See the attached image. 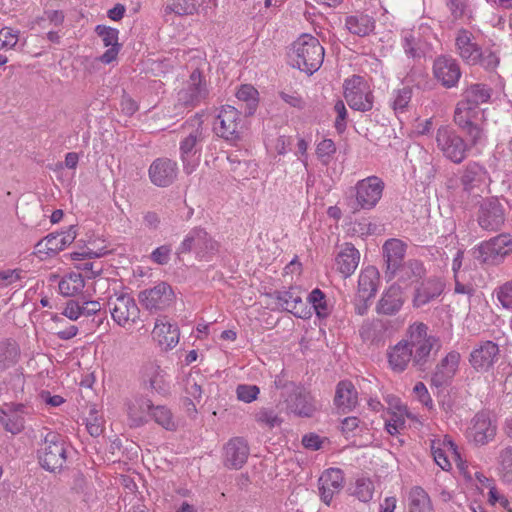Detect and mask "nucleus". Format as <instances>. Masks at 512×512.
I'll return each mask as SVG.
<instances>
[{
	"label": "nucleus",
	"instance_id": "nucleus-1",
	"mask_svg": "<svg viewBox=\"0 0 512 512\" xmlns=\"http://www.w3.org/2000/svg\"><path fill=\"white\" fill-rule=\"evenodd\" d=\"M412 364L420 371H426L432 364L433 355L440 348L439 339L428 334V326L422 322L411 324L406 331Z\"/></svg>",
	"mask_w": 512,
	"mask_h": 512
},
{
	"label": "nucleus",
	"instance_id": "nucleus-2",
	"mask_svg": "<svg viewBox=\"0 0 512 512\" xmlns=\"http://www.w3.org/2000/svg\"><path fill=\"white\" fill-rule=\"evenodd\" d=\"M480 85L473 84L456 105L454 121L475 143L480 137Z\"/></svg>",
	"mask_w": 512,
	"mask_h": 512
},
{
	"label": "nucleus",
	"instance_id": "nucleus-3",
	"mask_svg": "<svg viewBox=\"0 0 512 512\" xmlns=\"http://www.w3.org/2000/svg\"><path fill=\"white\" fill-rule=\"evenodd\" d=\"M291 58L294 62V67L311 75L316 72L323 63L324 48L317 38L305 34L294 42L293 55Z\"/></svg>",
	"mask_w": 512,
	"mask_h": 512
},
{
	"label": "nucleus",
	"instance_id": "nucleus-4",
	"mask_svg": "<svg viewBox=\"0 0 512 512\" xmlns=\"http://www.w3.org/2000/svg\"><path fill=\"white\" fill-rule=\"evenodd\" d=\"M202 124V116L197 114L186 120L181 126L182 130L188 133L181 140L179 148L183 170L186 174H191L198 164L194 156L199 151L198 145L204 138Z\"/></svg>",
	"mask_w": 512,
	"mask_h": 512
},
{
	"label": "nucleus",
	"instance_id": "nucleus-5",
	"mask_svg": "<svg viewBox=\"0 0 512 512\" xmlns=\"http://www.w3.org/2000/svg\"><path fill=\"white\" fill-rule=\"evenodd\" d=\"M384 182L377 176H369L356 183L352 189L349 206L353 212L374 208L382 197Z\"/></svg>",
	"mask_w": 512,
	"mask_h": 512
},
{
	"label": "nucleus",
	"instance_id": "nucleus-6",
	"mask_svg": "<svg viewBox=\"0 0 512 512\" xmlns=\"http://www.w3.org/2000/svg\"><path fill=\"white\" fill-rule=\"evenodd\" d=\"M214 130L219 137L235 144L242 140L247 130V120L235 107L222 106Z\"/></svg>",
	"mask_w": 512,
	"mask_h": 512
},
{
	"label": "nucleus",
	"instance_id": "nucleus-7",
	"mask_svg": "<svg viewBox=\"0 0 512 512\" xmlns=\"http://www.w3.org/2000/svg\"><path fill=\"white\" fill-rule=\"evenodd\" d=\"M39 464L49 472L62 469L66 462V447L61 436L55 432H48L37 451Z\"/></svg>",
	"mask_w": 512,
	"mask_h": 512
},
{
	"label": "nucleus",
	"instance_id": "nucleus-8",
	"mask_svg": "<svg viewBox=\"0 0 512 512\" xmlns=\"http://www.w3.org/2000/svg\"><path fill=\"white\" fill-rule=\"evenodd\" d=\"M113 321L126 328L134 325L140 317V309L135 299L128 293H115L107 301Z\"/></svg>",
	"mask_w": 512,
	"mask_h": 512
},
{
	"label": "nucleus",
	"instance_id": "nucleus-9",
	"mask_svg": "<svg viewBox=\"0 0 512 512\" xmlns=\"http://www.w3.org/2000/svg\"><path fill=\"white\" fill-rule=\"evenodd\" d=\"M344 97L353 110L367 112L373 108L374 95L361 76L354 75L345 80Z\"/></svg>",
	"mask_w": 512,
	"mask_h": 512
},
{
	"label": "nucleus",
	"instance_id": "nucleus-10",
	"mask_svg": "<svg viewBox=\"0 0 512 512\" xmlns=\"http://www.w3.org/2000/svg\"><path fill=\"white\" fill-rule=\"evenodd\" d=\"M219 249V243L215 241L205 229L195 227L191 229L177 248V254L194 252L196 257L204 258L215 254Z\"/></svg>",
	"mask_w": 512,
	"mask_h": 512
},
{
	"label": "nucleus",
	"instance_id": "nucleus-11",
	"mask_svg": "<svg viewBox=\"0 0 512 512\" xmlns=\"http://www.w3.org/2000/svg\"><path fill=\"white\" fill-rule=\"evenodd\" d=\"M209 96V88L205 76L199 68L193 70L178 92L179 103L187 107H195Z\"/></svg>",
	"mask_w": 512,
	"mask_h": 512
},
{
	"label": "nucleus",
	"instance_id": "nucleus-12",
	"mask_svg": "<svg viewBox=\"0 0 512 512\" xmlns=\"http://www.w3.org/2000/svg\"><path fill=\"white\" fill-rule=\"evenodd\" d=\"M284 388L287 410L300 417H311L316 410L312 396L295 383H286Z\"/></svg>",
	"mask_w": 512,
	"mask_h": 512
},
{
	"label": "nucleus",
	"instance_id": "nucleus-13",
	"mask_svg": "<svg viewBox=\"0 0 512 512\" xmlns=\"http://www.w3.org/2000/svg\"><path fill=\"white\" fill-rule=\"evenodd\" d=\"M436 142L443 154L455 163H460L465 157L466 145L463 139L449 127H441L437 131Z\"/></svg>",
	"mask_w": 512,
	"mask_h": 512
},
{
	"label": "nucleus",
	"instance_id": "nucleus-14",
	"mask_svg": "<svg viewBox=\"0 0 512 512\" xmlns=\"http://www.w3.org/2000/svg\"><path fill=\"white\" fill-rule=\"evenodd\" d=\"M173 299V290L165 282H160L153 288L139 293L140 303L149 311L164 310L173 302Z\"/></svg>",
	"mask_w": 512,
	"mask_h": 512
},
{
	"label": "nucleus",
	"instance_id": "nucleus-15",
	"mask_svg": "<svg viewBox=\"0 0 512 512\" xmlns=\"http://www.w3.org/2000/svg\"><path fill=\"white\" fill-rule=\"evenodd\" d=\"M148 175L155 186L168 187L177 179L178 164L166 157L157 158L149 166Z\"/></svg>",
	"mask_w": 512,
	"mask_h": 512
},
{
	"label": "nucleus",
	"instance_id": "nucleus-16",
	"mask_svg": "<svg viewBox=\"0 0 512 512\" xmlns=\"http://www.w3.org/2000/svg\"><path fill=\"white\" fill-rule=\"evenodd\" d=\"M512 253V237L509 234L497 235L482 244V261L498 265Z\"/></svg>",
	"mask_w": 512,
	"mask_h": 512
},
{
	"label": "nucleus",
	"instance_id": "nucleus-17",
	"mask_svg": "<svg viewBox=\"0 0 512 512\" xmlns=\"http://www.w3.org/2000/svg\"><path fill=\"white\" fill-rule=\"evenodd\" d=\"M433 75L444 87L452 88L461 77L460 66L451 56L441 55L434 60Z\"/></svg>",
	"mask_w": 512,
	"mask_h": 512
},
{
	"label": "nucleus",
	"instance_id": "nucleus-18",
	"mask_svg": "<svg viewBox=\"0 0 512 512\" xmlns=\"http://www.w3.org/2000/svg\"><path fill=\"white\" fill-rule=\"evenodd\" d=\"M273 297L278 301L282 310L292 313L294 316L302 319L309 318L310 309L302 300L297 288H290L284 291H275Z\"/></svg>",
	"mask_w": 512,
	"mask_h": 512
},
{
	"label": "nucleus",
	"instance_id": "nucleus-19",
	"mask_svg": "<svg viewBox=\"0 0 512 512\" xmlns=\"http://www.w3.org/2000/svg\"><path fill=\"white\" fill-rule=\"evenodd\" d=\"M382 250L386 262L385 276L388 280H392L404 263L406 245L403 241L392 238L384 243Z\"/></svg>",
	"mask_w": 512,
	"mask_h": 512
},
{
	"label": "nucleus",
	"instance_id": "nucleus-20",
	"mask_svg": "<svg viewBox=\"0 0 512 512\" xmlns=\"http://www.w3.org/2000/svg\"><path fill=\"white\" fill-rule=\"evenodd\" d=\"M460 361V354L449 352L435 367L431 376V384L437 388L446 387L455 376Z\"/></svg>",
	"mask_w": 512,
	"mask_h": 512
},
{
	"label": "nucleus",
	"instance_id": "nucleus-21",
	"mask_svg": "<svg viewBox=\"0 0 512 512\" xmlns=\"http://www.w3.org/2000/svg\"><path fill=\"white\" fill-rule=\"evenodd\" d=\"M76 236V226L71 225L67 231L47 235L36 244V248L39 253H45L47 255L57 254L66 246L70 245L75 240Z\"/></svg>",
	"mask_w": 512,
	"mask_h": 512
},
{
	"label": "nucleus",
	"instance_id": "nucleus-22",
	"mask_svg": "<svg viewBox=\"0 0 512 512\" xmlns=\"http://www.w3.org/2000/svg\"><path fill=\"white\" fill-rule=\"evenodd\" d=\"M249 446L241 437L230 439L224 446V466L228 469H241L247 462Z\"/></svg>",
	"mask_w": 512,
	"mask_h": 512
},
{
	"label": "nucleus",
	"instance_id": "nucleus-23",
	"mask_svg": "<svg viewBox=\"0 0 512 512\" xmlns=\"http://www.w3.org/2000/svg\"><path fill=\"white\" fill-rule=\"evenodd\" d=\"M318 483L321 500L326 505H330L333 496L343 488V472L339 468H329L320 476Z\"/></svg>",
	"mask_w": 512,
	"mask_h": 512
},
{
	"label": "nucleus",
	"instance_id": "nucleus-24",
	"mask_svg": "<svg viewBox=\"0 0 512 512\" xmlns=\"http://www.w3.org/2000/svg\"><path fill=\"white\" fill-rule=\"evenodd\" d=\"M456 47L460 57L470 65H476L480 61V48L475 35L466 30L458 31Z\"/></svg>",
	"mask_w": 512,
	"mask_h": 512
},
{
	"label": "nucleus",
	"instance_id": "nucleus-25",
	"mask_svg": "<svg viewBox=\"0 0 512 512\" xmlns=\"http://www.w3.org/2000/svg\"><path fill=\"white\" fill-rule=\"evenodd\" d=\"M405 302L403 289L396 283L387 288L376 305V312L383 315H395Z\"/></svg>",
	"mask_w": 512,
	"mask_h": 512
},
{
	"label": "nucleus",
	"instance_id": "nucleus-26",
	"mask_svg": "<svg viewBox=\"0 0 512 512\" xmlns=\"http://www.w3.org/2000/svg\"><path fill=\"white\" fill-rule=\"evenodd\" d=\"M152 336L162 349H172L179 341V329L176 324L170 323L167 317H161L156 320Z\"/></svg>",
	"mask_w": 512,
	"mask_h": 512
},
{
	"label": "nucleus",
	"instance_id": "nucleus-27",
	"mask_svg": "<svg viewBox=\"0 0 512 512\" xmlns=\"http://www.w3.org/2000/svg\"><path fill=\"white\" fill-rule=\"evenodd\" d=\"M360 252L351 243H344L335 257L337 271L344 277H350L357 269Z\"/></svg>",
	"mask_w": 512,
	"mask_h": 512
},
{
	"label": "nucleus",
	"instance_id": "nucleus-28",
	"mask_svg": "<svg viewBox=\"0 0 512 512\" xmlns=\"http://www.w3.org/2000/svg\"><path fill=\"white\" fill-rule=\"evenodd\" d=\"M444 282L437 277H431L421 282L415 289L413 304L421 307L439 297L444 291Z\"/></svg>",
	"mask_w": 512,
	"mask_h": 512
},
{
	"label": "nucleus",
	"instance_id": "nucleus-29",
	"mask_svg": "<svg viewBox=\"0 0 512 512\" xmlns=\"http://www.w3.org/2000/svg\"><path fill=\"white\" fill-rule=\"evenodd\" d=\"M379 283L378 270L373 266L363 269L359 275L357 297L365 304L376 294Z\"/></svg>",
	"mask_w": 512,
	"mask_h": 512
},
{
	"label": "nucleus",
	"instance_id": "nucleus-30",
	"mask_svg": "<svg viewBox=\"0 0 512 512\" xmlns=\"http://www.w3.org/2000/svg\"><path fill=\"white\" fill-rule=\"evenodd\" d=\"M504 223L503 208L497 198L491 197L482 203V229L496 230Z\"/></svg>",
	"mask_w": 512,
	"mask_h": 512
},
{
	"label": "nucleus",
	"instance_id": "nucleus-31",
	"mask_svg": "<svg viewBox=\"0 0 512 512\" xmlns=\"http://www.w3.org/2000/svg\"><path fill=\"white\" fill-rule=\"evenodd\" d=\"M334 403L342 413H348L356 407L358 394L350 381H340L337 384Z\"/></svg>",
	"mask_w": 512,
	"mask_h": 512
},
{
	"label": "nucleus",
	"instance_id": "nucleus-32",
	"mask_svg": "<svg viewBox=\"0 0 512 512\" xmlns=\"http://www.w3.org/2000/svg\"><path fill=\"white\" fill-rule=\"evenodd\" d=\"M411 350L406 337L391 347L387 352L388 363L394 372H403L412 362Z\"/></svg>",
	"mask_w": 512,
	"mask_h": 512
},
{
	"label": "nucleus",
	"instance_id": "nucleus-33",
	"mask_svg": "<svg viewBox=\"0 0 512 512\" xmlns=\"http://www.w3.org/2000/svg\"><path fill=\"white\" fill-rule=\"evenodd\" d=\"M152 401L146 397H138L127 404V414L131 427H139L148 422Z\"/></svg>",
	"mask_w": 512,
	"mask_h": 512
},
{
	"label": "nucleus",
	"instance_id": "nucleus-34",
	"mask_svg": "<svg viewBox=\"0 0 512 512\" xmlns=\"http://www.w3.org/2000/svg\"><path fill=\"white\" fill-rule=\"evenodd\" d=\"M431 451L436 464L444 471H449L452 468L451 462L448 459L447 451L455 457H459L457 446L450 438H445L442 442L433 441L431 444Z\"/></svg>",
	"mask_w": 512,
	"mask_h": 512
},
{
	"label": "nucleus",
	"instance_id": "nucleus-35",
	"mask_svg": "<svg viewBox=\"0 0 512 512\" xmlns=\"http://www.w3.org/2000/svg\"><path fill=\"white\" fill-rule=\"evenodd\" d=\"M345 27L353 35L365 37L375 29V21L366 14H356L346 17Z\"/></svg>",
	"mask_w": 512,
	"mask_h": 512
},
{
	"label": "nucleus",
	"instance_id": "nucleus-36",
	"mask_svg": "<svg viewBox=\"0 0 512 512\" xmlns=\"http://www.w3.org/2000/svg\"><path fill=\"white\" fill-rule=\"evenodd\" d=\"M408 512H434L428 493L420 486H413L408 493Z\"/></svg>",
	"mask_w": 512,
	"mask_h": 512
},
{
	"label": "nucleus",
	"instance_id": "nucleus-37",
	"mask_svg": "<svg viewBox=\"0 0 512 512\" xmlns=\"http://www.w3.org/2000/svg\"><path fill=\"white\" fill-rule=\"evenodd\" d=\"M425 273V267L420 260L410 259L400 266L399 270H397L396 277L402 282H414L422 278Z\"/></svg>",
	"mask_w": 512,
	"mask_h": 512
},
{
	"label": "nucleus",
	"instance_id": "nucleus-38",
	"mask_svg": "<svg viewBox=\"0 0 512 512\" xmlns=\"http://www.w3.org/2000/svg\"><path fill=\"white\" fill-rule=\"evenodd\" d=\"M85 286L81 273L71 272L66 274L59 282V291L63 296L72 297L79 294Z\"/></svg>",
	"mask_w": 512,
	"mask_h": 512
},
{
	"label": "nucleus",
	"instance_id": "nucleus-39",
	"mask_svg": "<svg viewBox=\"0 0 512 512\" xmlns=\"http://www.w3.org/2000/svg\"><path fill=\"white\" fill-rule=\"evenodd\" d=\"M158 425L162 426L166 430L173 431L177 428V424L174 421L171 410L163 405L154 406L150 410V416Z\"/></svg>",
	"mask_w": 512,
	"mask_h": 512
},
{
	"label": "nucleus",
	"instance_id": "nucleus-40",
	"mask_svg": "<svg viewBox=\"0 0 512 512\" xmlns=\"http://www.w3.org/2000/svg\"><path fill=\"white\" fill-rule=\"evenodd\" d=\"M236 97L239 101L245 103V114L252 115L258 106V91L252 85H242L237 93Z\"/></svg>",
	"mask_w": 512,
	"mask_h": 512
},
{
	"label": "nucleus",
	"instance_id": "nucleus-41",
	"mask_svg": "<svg viewBox=\"0 0 512 512\" xmlns=\"http://www.w3.org/2000/svg\"><path fill=\"white\" fill-rule=\"evenodd\" d=\"M0 423L3 425L6 431L12 434H18L24 429V418L20 416L17 411L8 413L1 410Z\"/></svg>",
	"mask_w": 512,
	"mask_h": 512
},
{
	"label": "nucleus",
	"instance_id": "nucleus-42",
	"mask_svg": "<svg viewBox=\"0 0 512 512\" xmlns=\"http://www.w3.org/2000/svg\"><path fill=\"white\" fill-rule=\"evenodd\" d=\"M412 94L413 89L409 86H404L393 92L391 105L395 113L399 114L407 111L408 105L412 98Z\"/></svg>",
	"mask_w": 512,
	"mask_h": 512
},
{
	"label": "nucleus",
	"instance_id": "nucleus-43",
	"mask_svg": "<svg viewBox=\"0 0 512 512\" xmlns=\"http://www.w3.org/2000/svg\"><path fill=\"white\" fill-rule=\"evenodd\" d=\"M374 494V484L368 477H359L355 481V486L352 495L358 498L359 501L367 503Z\"/></svg>",
	"mask_w": 512,
	"mask_h": 512
},
{
	"label": "nucleus",
	"instance_id": "nucleus-44",
	"mask_svg": "<svg viewBox=\"0 0 512 512\" xmlns=\"http://www.w3.org/2000/svg\"><path fill=\"white\" fill-rule=\"evenodd\" d=\"M498 463L501 479L506 483H512V446L500 451Z\"/></svg>",
	"mask_w": 512,
	"mask_h": 512
},
{
	"label": "nucleus",
	"instance_id": "nucleus-45",
	"mask_svg": "<svg viewBox=\"0 0 512 512\" xmlns=\"http://www.w3.org/2000/svg\"><path fill=\"white\" fill-rule=\"evenodd\" d=\"M491 82L494 84V87H488L487 84H484L482 87V102L491 101L495 102L496 100H500L503 95L504 84L501 80V77L498 74H493L490 76Z\"/></svg>",
	"mask_w": 512,
	"mask_h": 512
},
{
	"label": "nucleus",
	"instance_id": "nucleus-46",
	"mask_svg": "<svg viewBox=\"0 0 512 512\" xmlns=\"http://www.w3.org/2000/svg\"><path fill=\"white\" fill-rule=\"evenodd\" d=\"M145 370L149 376L150 387L159 393L165 392L167 387L163 379V370L160 366L155 363H148L145 366Z\"/></svg>",
	"mask_w": 512,
	"mask_h": 512
},
{
	"label": "nucleus",
	"instance_id": "nucleus-47",
	"mask_svg": "<svg viewBox=\"0 0 512 512\" xmlns=\"http://www.w3.org/2000/svg\"><path fill=\"white\" fill-rule=\"evenodd\" d=\"M308 302L312 305L318 317L325 318L329 315L326 296L320 289L316 288L308 295Z\"/></svg>",
	"mask_w": 512,
	"mask_h": 512
},
{
	"label": "nucleus",
	"instance_id": "nucleus-48",
	"mask_svg": "<svg viewBox=\"0 0 512 512\" xmlns=\"http://www.w3.org/2000/svg\"><path fill=\"white\" fill-rule=\"evenodd\" d=\"M164 12L165 14L174 13L178 16H188L196 12V6L190 0H173L166 5Z\"/></svg>",
	"mask_w": 512,
	"mask_h": 512
},
{
	"label": "nucleus",
	"instance_id": "nucleus-49",
	"mask_svg": "<svg viewBox=\"0 0 512 512\" xmlns=\"http://www.w3.org/2000/svg\"><path fill=\"white\" fill-rule=\"evenodd\" d=\"M95 32L102 39L104 46H121L118 42V29L105 25H97L95 27Z\"/></svg>",
	"mask_w": 512,
	"mask_h": 512
},
{
	"label": "nucleus",
	"instance_id": "nucleus-50",
	"mask_svg": "<svg viewBox=\"0 0 512 512\" xmlns=\"http://www.w3.org/2000/svg\"><path fill=\"white\" fill-rule=\"evenodd\" d=\"M17 350L14 345L2 343L0 345V367L7 369L14 365L17 361Z\"/></svg>",
	"mask_w": 512,
	"mask_h": 512
},
{
	"label": "nucleus",
	"instance_id": "nucleus-51",
	"mask_svg": "<svg viewBox=\"0 0 512 512\" xmlns=\"http://www.w3.org/2000/svg\"><path fill=\"white\" fill-rule=\"evenodd\" d=\"M255 420L269 428L278 426L281 423L278 415L273 410L267 408L260 409L255 415Z\"/></svg>",
	"mask_w": 512,
	"mask_h": 512
},
{
	"label": "nucleus",
	"instance_id": "nucleus-52",
	"mask_svg": "<svg viewBox=\"0 0 512 512\" xmlns=\"http://www.w3.org/2000/svg\"><path fill=\"white\" fill-rule=\"evenodd\" d=\"M482 487L489 489L488 502L491 505L500 503L501 506L505 507L508 504V500L502 494H500L492 480L482 476Z\"/></svg>",
	"mask_w": 512,
	"mask_h": 512
},
{
	"label": "nucleus",
	"instance_id": "nucleus-53",
	"mask_svg": "<svg viewBox=\"0 0 512 512\" xmlns=\"http://www.w3.org/2000/svg\"><path fill=\"white\" fill-rule=\"evenodd\" d=\"M499 353L498 345L492 341L482 343V367L491 366Z\"/></svg>",
	"mask_w": 512,
	"mask_h": 512
},
{
	"label": "nucleus",
	"instance_id": "nucleus-54",
	"mask_svg": "<svg viewBox=\"0 0 512 512\" xmlns=\"http://www.w3.org/2000/svg\"><path fill=\"white\" fill-rule=\"evenodd\" d=\"M336 152L335 143L331 139H324L318 143L316 148V154L318 158L327 164L331 156Z\"/></svg>",
	"mask_w": 512,
	"mask_h": 512
},
{
	"label": "nucleus",
	"instance_id": "nucleus-55",
	"mask_svg": "<svg viewBox=\"0 0 512 512\" xmlns=\"http://www.w3.org/2000/svg\"><path fill=\"white\" fill-rule=\"evenodd\" d=\"M198 379H202V377L190 374L185 380V392L194 400H199L202 396V385Z\"/></svg>",
	"mask_w": 512,
	"mask_h": 512
},
{
	"label": "nucleus",
	"instance_id": "nucleus-56",
	"mask_svg": "<svg viewBox=\"0 0 512 512\" xmlns=\"http://www.w3.org/2000/svg\"><path fill=\"white\" fill-rule=\"evenodd\" d=\"M259 392L260 390L256 385L241 384L238 385L236 389L237 398L245 403L254 401L257 398Z\"/></svg>",
	"mask_w": 512,
	"mask_h": 512
},
{
	"label": "nucleus",
	"instance_id": "nucleus-57",
	"mask_svg": "<svg viewBox=\"0 0 512 512\" xmlns=\"http://www.w3.org/2000/svg\"><path fill=\"white\" fill-rule=\"evenodd\" d=\"M18 34V31L9 27L2 28L0 30V48H13L18 42Z\"/></svg>",
	"mask_w": 512,
	"mask_h": 512
},
{
	"label": "nucleus",
	"instance_id": "nucleus-58",
	"mask_svg": "<svg viewBox=\"0 0 512 512\" xmlns=\"http://www.w3.org/2000/svg\"><path fill=\"white\" fill-rule=\"evenodd\" d=\"M25 272L21 269L0 271V286L6 287L23 279Z\"/></svg>",
	"mask_w": 512,
	"mask_h": 512
},
{
	"label": "nucleus",
	"instance_id": "nucleus-59",
	"mask_svg": "<svg viewBox=\"0 0 512 512\" xmlns=\"http://www.w3.org/2000/svg\"><path fill=\"white\" fill-rule=\"evenodd\" d=\"M334 111L337 114V117L335 119V128L339 133H342L345 131L347 126V110L342 100L336 101L334 105Z\"/></svg>",
	"mask_w": 512,
	"mask_h": 512
},
{
	"label": "nucleus",
	"instance_id": "nucleus-60",
	"mask_svg": "<svg viewBox=\"0 0 512 512\" xmlns=\"http://www.w3.org/2000/svg\"><path fill=\"white\" fill-rule=\"evenodd\" d=\"M497 299L504 308H512V281H508L496 291Z\"/></svg>",
	"mask_w": 512,
	"mask_h": 512
},
{
	"label": "nucleus",
	"instance_id": "nucleus-61",
	"mask_svg": "<svg viewBox=\"0 0 512 512\" xmlns=\"http://www.w3.org/2000/svg\"><path fill=\"white\" fill-rule=\"evenodd\" d=\"M418 38L413 32H406L403 36V48L405 53L412 58L418 57Z\"/></svg>",
	"mask_w": 512,
	"mask_h": 512
},
{
	"label": "nucleus",
	"instance_id": "nucleus-62",
	"mask_svg": "<svg viewBox=\"0 0 512 512\" xmlns=\"http://www.w3.org/2000/svg\"><path fill=\"white\" fill-rule=\"evenodd\" d=\"M279 96L280 98L285 102L287 103L288 105H290L291 107H294V108H297L299 110H302L305 108L306 106V102L304 101V99L301 97L300 94H298L297 92H285V91H281L279 93Z\"/></svg>",
	"mask_w": 512,
	"mask_h": 512
},
{
	"label": "nucleus",
	"instance_id": "nucleus-63",
	"mask_svg": "<svg viewBox=\"0 0 512 512\" xmlns=\"http://www.w3.org/2000/svg\"><path fill=\"white\" fill-rule=\"evenodd\" d=\"M480 172V166L477 163L473 165H469L466 168L464 175L462 176V184L465 190H470L472 188V183L477 180V177Z\"/></svg>",
	"mask_w": 512,
	"mask_h": 512
},
{
	"label": "nucleus",
	"instance_id": "nucleus-64",
	"mask_svg": "<svg viewBox=\"0 0 512 512\" xmlns=\"http://www.w3.org/2000/svg\"><path fill=\"white\" fill-rule=\"evenodd\" d=\"M413 392L417 396L418 400L427 408H433V401L427 390V387L423 382H417L413 388Z\"/></svg>",
	"mask_w": 512,
	"mask_h": 512
}]
</instances>
